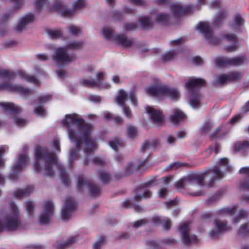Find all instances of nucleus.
<instances>
[{
  "mask_svg": "<svg viewBox=\"0 0 249 249\" xmlns=\"http://www.w3.org/2000/svg\"><path fill=\"white\" fill-rule=\"evenodd\" d=\"M36 160L34 164V169L46 177H53L54 174L53 167H57L60 172V176L62 182L68 185L70 179L68 174L57 159L54 152L48 148L37 147L35 152Z\"/></svg>",
  "mask_w": 249,
  "mask_h": 249,
  "instance_id": "3",
  "label": "nucleus"
},
{
  "mask_svg": "<svg viewBox=\"0 0 249 249\" xmlns=\"http://www.w3.org/2000/svg\"><path fill=\"white\" fill-rule=\"evenodd\" d=\"M0 107L5 112L10 113L12 114V116H10L9 118L10 123H14L18 127H23L27 124V121L25 119L14 115L22 111V109L20 107L13 103L0 102Z\"/></svg>",
  "mask_w": 249,
  "mask_h": 249,
  "instance_id": "9",
  "label": "nucleus"
},
{
  "mask_svg": "<svg viewBox=\"0 0 249 249\" xmlns=\"http://www.w3.org/2000/svg\"><path fill=\"white\" fill-rule=\"evenodd\" d=\"M52 145L56 151H59L60 150V142L57 139H54L52 142Z\"/></svg>",
  "mask_w": 249,
  "mask_h": 249,
  "instance_id": "62",
  "label": "nucleus"
},
{
  "mask_svg": "<svg viewBox=\"0 0 249 249\" xmlns=\"http://www.w3.org/2000/svg\"><path fill=\"white\" fill-rule=\"evenodd\" d=\"M205 85V80L199 78H190L185 83V88L190 94L189 103L194 108L200 107L201 98L198 88Z\"/></svg>",
  "mask_w": 249,
  "mask_h": 249,
  "instance_id": "6",
  "label": "nucleus"
},
{
  "mask_svg": "<svg viewBox=\"0 0 249 249\" xmlns=\"http://www.w3.org/2000/svg\"><path fill=\"white\" fill-rule=\"evenodd\" d=\"M28 160L29 157L25 154H20L16 158L15 163L11 167V178L15 179L18 173L23 171L26 167Z\"/></svg>",
  "mask_w": 249,
  "mask_h": 249,
  "instance_id": "17",
  "label": "nucleus"
},
{
  "mask_svg": "<svg viewBox=\"0 0 249 249\" xmlns=\"http://www.w3.org/2000/svg\"><path fill=\"white\" fill-rule=\"evenodd\" d=\"M145 91L149 95L158 99L167 97L175 101L180 98V93L177 89L170 88L166 85L148 87L145 88Z\"/></svg>",
  "mask_w": 249,
  "mask_h": 249,
  "instance_id": "7",
  "label": "nucleus"
},
{
  "mask_svg": "<svg viewBox=\"0 0 249 249\" xmlns=\"http://www.w3.org/2000/svg\"><path fill=\"white\" fill-rule=\"evenodd\" d=\"M86 5L85 0H76L73 3L71 8H67L61 0H56L54 4L52 5L51 9L60 13L63 16L69 17L72 15L77 10L85 7Z\"/></svg>",
  "mask_w": 249,
  "mask_h": 249,
  "instance_id": "10",
  "label": "nucleus"
},
{
  "mask_svg": "<svg viewBox=\"0 0 249 249\" xmlns=\"http://www.w3.org/2000/svg\"><path fill=\"white\" fill-rule=\"evenodd\" d=\"M171 18V16L164 12H159L150 17L143 16L141 17L139 22L145 29L151 28L155 23L165 24Z\"/></svg>",
  "mask_w": 249,
  "mask_h": 249,
  "instance_id": "12",
  "label": "nucleus"
},
{
  "mask_svg": "<svg viewBox=\"0 0 249 249\" xmlns=\"http://www.w3.org/2000/svg\"><path fill=\"white\" fill-rule=\"evenodd\" d=\"M130 100L134 106L138 105L136 95L134 91L127 92L124 90L121 89L118 91L117 96L115 100L117 104L123 108V112L125 116L128 118H131L132 116V112L129 107L125 106V102Z\"/></svg>",
  "mask_w": 249,
  "mask_h": 249,
  "instance_id": "8",
  "label": "nucleus"
},
{
  "mask_svg": "<svg viewBox=\"0 0 249 249\" xmlns=\"http://www.w3.org/2000/svg\"><path fill=\"white\" fill-rule=\"evenodd\" d=\"M0 90L16 92L22 95H27L31 92L30 89L25 88L20 85L11 84L8 83H4L0 85Z\"/></svg>",
  "mask_w": 249,
  "mask_h": 249,
  "instance_id": "22",
  "label": "nucleus"
},
{
  "mask_svg": "<svg viewBox=\"0 0 249 249\" xmlns=\"http://www.w3.org/2000/svg\"><path fill=\"white\" fill-rule=\"evenodd\" d=\"M8 151V147L6 145L0 146V167H2L4 164V160L2 158V155Z\"/></svg>",
  "mask_w": 249,
  "mask_h": 249,
  "instance_id": "50",
  "label": "nucleus"
},
{
  "mask_svg": "<svg viewBox=\"0 0 249 249\" xmlns=\"http://www.w3.org/2000/svg\"><path fill=\"white\" fill-rule=\"evenodd\" d=\"M223 38L226 40L228 42H231V45L228 46L225 49L228 52H232L235 51L237 47V38L235 35L233 34H227L222 36Z\"/></svg>",
  "mask_w": 249,
  "mask_h": 249,
  "instance_id": "29",
  "label": "nucleus"
},
{
  "mask_svg": "<svg viewBox=\"0 0 249 249\" xmlns=\"http://www.w3.org/2000/svg\"><path fill=\"white\" fill-rule=\"evenodd\" d=\"M99 177L104 183H107L110 180V174L106 171H100L99 172Z\"/></svg>",
  "mask_w": 249,
  "mask_h": 249,
  "instance_id": "45",
  "label": "nucleus"
},
{
  "mask_svg": "<svg viewBox=\"0 0 249 249\" xmlns=\"http://www.w3.org/2000/svg\"><path fill=\"white\" fill-rule=\"evenodd\" d=\"M246 60V58L244 55L231 58L219 57L215 59V63L218 67H222L226 65L238 66L242 64Z\"/></svg>",
  "mask_w": 249,
  "mask_h": 249,
  "instance_id": "18",
  "label": "nucleus"
},
{
  "mask_svg": "<svg viewBox=\"0 0 249 249\" xmlns=\"http://www.w3.org/2000/svg\"><path fill=\"white\" fill-rule=\"evenodd\" d=\"M104 243V239L97 241L93 245V249H100Z\"/></svg>",
  "mask_w": 249,
  "mask_h": 249,
  "instance_id": "60",
  "label": "nucleus"
},
{
  "mask_svg": "<svg viewBox=\"0 0 249 249\" xmlns=\"http://www.w3.org/2000/svg\"><path fill=\"white\" fill-rule=\"evenodd\" d=\"M61 123L66 128L69 139L75 145L74 148L70 150L69 161L70 163L77 160L80 150L83 149L85 153L88 154L97 148L96 141L91 137V125L86 123L79 115L74 113L66 115Z\"/></svg>",
  "mask_w": 249,
  "mask_h": 249,
  "instance_id": "1",
  "label": "nucleus"
},
{
  "mask_svg": "<svg viewBox=\"0 0 249 249\" xmlns=\"http://www.w3.org/2000/svg\"><path fill=\"white\" fill-rule=\"evenodd\" d=\"M137 24L134 23L127 24L124 26V29L126 31L135 30L137 28Z\"/></svg>",
  "mask_w": 249,
  "mask_h": 249,
  "instance_id": "61",
  "label": "nucleus"
},
{
  "mask_svg": "<svg viewBox=\"0 0 249 249\" xmlns=\"http://www.w3.org/2000/svg\"><path fill=\"white\" fill-rule=\"evenodd\" d=\"M25 207L29 216H32L33 214L35 209V204L34 202L32 201H26L25 203Z\"/></svg>",
  "mask_w": 249,
  "mask_h": 249,
  "instance_id": "43",
  "label": "nucleus"
},
{
  "mask_svg": "<svg viewBox=\"0 0 249 249\" xmlns=\"http://www.w3.org/2000/svg\"><path fill=\"white\" fill-rule=\"evenodd\" d=\"M197 30L201 33L208 42L212 45H217L220 42V39L214 36L212 27L207 22H201L198 26Z\"/></svg>",
  "mask_w": 249,
  "mask_h": 249,
  "instance_id": "15",
  "label": "nucleus"
},
{
  "mask_svg": "<svg viewBox=\"0 0 249 249\" xmlns=\"http://www.w3.org/2000/svg\"><path fill=\"white\" fill-rule=\"evenodd\" d=\"M0 78H13V74L8 70L0 69Z\"/></svg>",
  "mask_w": 249,
  "mask_h": 249,
  "instance_id": "52",
  "label": "nucleus"
},
{
  "mask_svg": "<svg viewBox=\"0 0 249 249\" xmlns=\"http://www.w3.org/2000/svg\"><path fill=\"white\" fill-rule=\"evenodd\" d=\"M92 160H93V163L96 164L104 165L106 163L105 160L100 157H94Z\"/></svg>",
  "mask_w": 249,
  "mask_h": 249,
  "instance_id": "57",
  "label": "nucleus"
},
{
  "mask_svg": "<svg viewBox=\"0 0 249 249\" xmlns=\"http://www.w3.org/2000/svg\"><path fill=\"white\" fill-rule=\"evenodd\" d=\"M51 99L52 96L49 94L40 95L38 97L37 101L38 106L36 107L34 110L37 115L40 117H44L46 115L47 113L46 110L40 106L49 102Z\"/></svg>",
  "mask_w": 249,
  "mask_h": 249,
  "instance_id": "25",
  "label": "nucleus"
},
{
  "mask_svg": "<svg viewBox=\"0 0 249 249\" xmlns=\"http://www.w3.org/2000/svg\"><path fill=\"white\" fill-rule=\"evenodd\" d=\"M231 171V167L229 165L228 160L227 158H221L219 160L217 164L208 171L184 177L178 181L175 186L178 189L193 190L196 186L202 187L204 185V180L208 174H212L210 183L213 184L215 181L223 178L226 172Z\"/></svg>",
  "mask_w": 249,
  "mask_h": 249,
  "instance_id": "2",
  "label": "nucleus"
},
{
  "mask_svg": "<svg viewBox=\"0 0 249 249\" xmlns=\"http://www.w3.org/2000/svg\"><path fill=\"white\" fill-rule=\"evenodd\" d=\"M42 211L39 216L41 224H47L50 222L54 213V204L51 200L44 201L41 205Z\"/></svg>",
  "mask_w": 249,
  "mask_h": 249,
  "instance_id": "14",
  "label": "nucleus"
},
{
  "mask_svg": "<svg viewBox=\"0 0 249 249\" xmlns=\"http://www.w3.org/2000/svg\"><path fill=\"white\" fill-rule=\"evenodd\" d=\"M102 34L106 39L114 41L126 47H130L133 44L132 41L124 35H114L113 31L111 28H105L103 29Z\"/></svg>",
  "mask_w": 249,
  "mask_h": 249,
  "instance_id": "13",
  "label": "nucleus"
},
{
  "mask_svg": "<svg viewBox=\"0 0 249 249\" xmlns=\"http://www.w3.org/2000/svg\"><path fill=\"white\" fill-rule=\"evenodd\" d=\"M182 241L186 244L196 243L197 238L195 234L190 233V224L188 222H183L178 227Z\"/></svg>",
  "mask_w": 249,
  "mask_h": 249,
  "instance_id": "19",
  "label": "nucleus"
},
{
  "mask_svg": "<svg viewBox=\"0 0 249 249\" xmlns=\"http://www.w3.org/2000/svg\"><path fill=\"white\" fill-rule=\"evenodd\" d=\"M77 190L79 192H84L89 190V195L92 197H96L101 194L100 188L94 183H93L83 175H80L77 177Z\"/></svg>",
  "mask_w": 249,
  "mask_h": 249,
  "instance_id": "11",
  "label": "nucleus"
},
{
  "mask_svg": "<svg viewBox=\"0 0 249 249\" xmlns=\"http://www.w3.org/2000/svg\"><path fill=\"white\" fill-rule=\"evenodd\" d=\"M96 78L97 77H96ZM80 82L82 84L89 87L97 86L98 84L97 78L96 79H89L87 78H84L81 80Z\"/></svg>",
  "mask_w": 249,
  "mask_h": 249,
  "instance_id": "44",
  "label": "nucleus"
},
{
  "mask_svg": "<svg viewBox=\"0 0 249 249\" xmlns=\"http://www.w3.org/2000/svg\"><path fill=\"white\" fill-rule=\"evenodd\" d=\"M47 33L52 39L59 38L63 36L62 32L60 29H49L47 30Z\"/></svg>",
  "mask_w": 249,
  "mask_h": 249,
  "instance_id": "38",
  "label": "nucleus"
},
{
  "mask_svg": "<svg viewBox=\"0 0 249 249\" xmlns=\"http://www.w3.org/2000/svg\"><path fill=\"white\" fill-rule=\"evenodd\" d=\"M160 144L159 141L157 139H151L145 141L142 145L141 152L143 153H147L149 155L150 152L158 146Z\"/></svg>",
  "mask_w": 249,
  "mask_h": 249,
  "instance_id": "27",
  "label": "nucleus"
},
{
  "mask_svg": "<svg viewBox=\"0 0 249 249\" xmlns=\"http://www.w3.org/2000/svg\"><path fill=\"white\" fill-rule=\"evenodd\" d=\"M241 187L243 189L249 190V179L242 180Z\"/></svg>",
  "mask_w": 249,
  "mask_h": 249,
  "instance_id": "64",
  "label": "nucleus"
},
{
  "mask_svg": "<svg viewBox=\"0 0 249 249\" xmlns=\"http://www.w3.org/2000/svg\"><path fill=\"white\" fill-rule=\"evenodd\" d=\"M76 208V203L74 199L71 197H67L61 211L62 219L65 221L68 220L70 218L71 213Z\"/></svg>",
  "mask_w": 249,
  "mask_h": 249,
  "instance_id": "21",
  "label": "nucleus"
},
{
  "mask_svg": "<svg viewBox=\"0 0 249 249\" xmlns=\"http://www.w3.org/2000/svg\"><path fill=\"white\" fill-rule=\"evenodd\" d=\"M231 228L226 221L216 219L213 222V228L209 232V236L213 239H216L222 232L229 231Z\"/></svg>",
  "mask_w": 249,
  "mask_h": 249,
  "instance_id": "16",
  "label": "nucleus"
},
{
  "mask_svg": "<svg viewBox=\"0 0 249 249\" xmlns=\"http://www.w3.org/2000/svg\"><path fill=\"white\" fill-rule=\"evenodd\" d=\"M168 191L166 187L162 188L159 192V196L161 198H164L167 194Z\"/></svg>",
  "mask_w": 249,
  "mask_h": 249,
  "instance_id": "63",
  "label": "nucleus"
},
{
  "mask_svg": "<svg viewBox=\"0 0 249 249\" xmlns=\"http://www.w3.org/2000/svg\"><path fill=\"white\" fill-rule=\"evenodd\" d=\"M237 209V205H234L231 207H227L221 209L219 213L221 214H228L232 215L235 213Z\"/></svg>",
  "mask_w": 249,
  "mask_h": 249,
  "instance_id": "40",
  "label": "nucleus"
},
{
  "mask_svg": "<svg viewBox=\"0 0 249 249\" xmlns=\"http://www.w3.org/2000/svg\"><path fill=\"white\" fill-rule=\"evenodd\" d=\"M178 54V51L175 49L166 51L162 54L161 59L164 62L168 61L174 59Z\"/></svg>",
  "mask_w": 249,
  "mask_h": 249,
  "instance_id": "35",
  "label": "nucleus"
},
{
  "mask_svg": "<svg viewBox=\"0 0 249 249\" xmlns=\"http://www.w3.org/2000/svg\"><path fill=\"white\" fill-rule=\"evenodd\" d=\"M153 224L160 225L161 224L163 229L169 230L172 226L171 220L168 217H163L162 216H155L152 219Z\"/></svg>",
  "mask_w": 249,
  "mask_h": 249,
  "instance_id": "28",
  "label": "nucleus"
},
{
  "mask_svg": "<svg viewBox=\"0 0 249 249\" xmlns=\"http://www.w3.org/2000/svg\"><path fill=\"white\" fill-rule=\"evenodd\" d=\"M145 110L155 124L160 125L163 123L164 116L160 110L150 107H146Z\"/></svg>",
  "mask_w": 249,
  "mask_h": 249,
  "instance_id": "24",
  "label": "nucleus"
},
{
  "mask_svg": "<svg viewBox=\"0 0 249 249\" xmlns=\"http://www.w3.org/2000/svg\"><path fill=\"white\" fill-rule=\"evenodd\" d=\"M249 147V143L245 141L243 142H239L235 144L234 150L236 152L245 151Z\"/></svg>",
  "mask_w": 249,
  "mask_h": 249,
  "instance_id": "39",
  "label": "nucleus"
},
{
  "mask_svg": "<svg viewBox=\"0 0 249 249\" xmlns=\"http://www.w3.org/2000/svg\"><path fill=\"white\" fill-rule=\"evenodd\" d=\"M237 232L241 236L249 235V223H246L242 225L238 229Z\"/></svg>",
  "mask_w": 249,
  "mask_h": 249,
  "instance_id": "42",
  "label": "nucleus"
},
{
  "mask_svg": "<svg viewBox=\"0 0 249 249\" xmlns=\"http://www.w3.org/2000/svg\"><path fill=\"white\" fill-rule=\"evenodd\" d=\"M213 126V125L211 122H205L204 123L201 129L203 131L206 132L209 131Z\"/></svg>",
  "mask_w": 249,
  "mask_h": 249,
  "instance_id": "59",
  "label": "nucleus"
},
{
  "mask_svg": "<svg viewBox=\"0 0 249 249\" xmlns=\"http://www.w3.org/2000/svg\"><path fill=\"white\" fill-rule=\"evenodd\" d=\"M1 225L2 232L14 231L23 227L19 219V210L15 204H12L5 211L1 220Z\"/></svg>",
  "mask_w": 249,
  "mask_h": 249,
  "instance_id": "5",
  "label": "nucleus"
},
{
  "mask_svg": "<svg viewBox=\"0 0 249 249\" xmlns=\"http://www.w3.org/2000/svg\"><path fill=\"white\" fill-rule=\"evenodd\" d=\"M83 45V42L70 41L65 47L56 48L53 55V62L56 67L61 68L69 65L75 60L74 55L68 53L69 51L80 48Z\"/></svg>",
  "mask_w": 249,
  "mask_h": 249,
  "instance_id": "4",
  "label": "nucleus"
},
{
  "mask_svg": "<svg viewBox=\"0 0 249 249\" xmlns=\"http://www.w3.org/2000/svg\"><path fill=\"white\" fill-rule=\"evenodd\" d=\"M227 15L228 13L226 11H222L219 12L216 15L215 18L213 21L214 24L218 25L225 18Z\"/></svg>",
  "mask_w": 249,
  "mask_h": 249,
  "instance_id": "41",
  "label": "nucleus"
},
{
  "mask_svg": "<svg viewBox=\"0 0 249 249\" xmlns=\"http://www.w3.org/2000/svg\"><path fill=\"white\" fill-rule=\"evenodd\" d=\"M34 191V187L32 185L27 186L24 189H18L14 193V196L17 198H22L31 195Z\"/></svg>",
  "mask_w": 249,
  "mask_h": 249,
  "instance_id": "31",
  "label": "nucleus"
},
{
  "mask_svg": "<svg viewBox=\"0 0 249 249\" xmlns=\"http://www.w3.org/2000/svg\"><path fill=\"white\" fill-rule=\"evenodd\" d=\"M185 118V115L184 113L178 109H174L170 117L171 122L174 124H178L180 121L184 120Z\"/></svg>",
  "mask_w": 249,
  "mask_h": 249,
  "instance_id": "32",
  "label": "nucleus"
},
{
  "mask_svg": "<svg viewBox=\"0 0 249 249\" xmlns=\"http://www.w3.org/2000/svg\"><path fill=\"white\" fill-rule=\"evenodd\" d=\"M104 75V73L102 72H99L96 74V76L98 83V84L97 86H98L101 89H109L111 87L110 84L108 83L102 82L101 81Z\"/></svg>",
  "mask_w": 249,
  "mask_h": 249,
  "instance_id": "37",
  "label": "nucleus"
},
{
  "mask_svg": "<svg viewBox=\"0 0 249 249\" xmlns=\"http://www.w3.org/2000/svg\"><path fill=\"white\" fill-rule=\"evenodd\" d=\"M79 239V236L77 235H73L69 238L67 241L64 243L65 246L70 245L76 242Z\"/></svg>",
  "mask_w": 249,
  "mask_h": 249,
  "instance_id": "54",
  "label": "nucleus"
},
{
  "mask_svg": "<svg viewBox=\"0 0 249 249\" xmlns=\"http://www.w3.org/2000/svg\"><path fill=\"white\" fill-rule=\"evenodd\" d=\"M122 142L118 139H114L109 142V146L115 151L117 150L119 146L122 145Z\"/></svg>",
  "mask_w": 249,
  "mask_h": 249,
  "instance_id": "51",
  "label": "nucleus"
},
{
  "mask_svg": "<svg viewBox=\"0 0 249 249\" xmlns=\"http://www.w3.org/2000/svg\"><path fill=\"white\" fill-rule=\"evenodd\" d=\"M146 222L145 219H142L133 222L131 225L133 228L137 229L146 224Z\"/></svg>",
  "mask_w": 249,
  "mask_h": 249,
  "instance_id": "55",
  "label": "nucleus"
},
{
  "mask_svg": "<svg viewBox=\"0 0 249 249\" xmlns=\"http://www.w3.org/2000/svg\"><path fill=\"white\" fill-rule=\"evenodd\" d=\"M68 29L70 34L73 36H77L81 34L80 29L77 26L71 25L68 27Z\"/></svg>",
  "mask_w": 249,
  "mask_h": 249,
  "instance_id": "47",
  "label": "nucleus"
},
{
  "mask_svg": "<svg viewBox=\"0 0 249 249\" xmlns=\"http://www.w3.org/2000/svg\"><path fill=\"white\" fill-rule=\"evenodd\" d=\"M152 193L149 190L142 188L138 190L134 198L137 201H140L142 199L150 197Z\"/></svg>",
  "mask_w": 249,
  "mask_h": 249,
  "instance_id": "34",
  "label": "nucleus"
},
{
  "mask_svg": "<svg viewBox=\"0 0 249 249\" xmlns=\"http://www.w3.org/2000/svg\"><path fill=\"white\" fill-rule=\"evenodd\" d=\"M47 0H36V8L39 11H41L47 5Z\"/></svg>",
  "mask_w": 249,
  "mask_h": 249,
  "instance_id": "48",
  "label": "nucleus"
},
{
  "mask_svg": "<svg viewBox=\"0 0 249 249\" xmlns=\"http://www.w3.org/2000/svg\"><path fill=\"white\" fill-rule=\"evenodd\" d=\"M196 9V6L193 4L183 5L179 2H175L170 5L171 12L175 17L184 14L191 13Z\"/></svg>",
  "mask_w": 249,
  "mask_h": 249,
  "instance_id": "20",
  "label": "nucleus"
},
{
  "mask_svg": "<svg viewBox=\"0 0 249 249\" xmlns=\"http://www.w3.org/2000/svg\"><path fill=\"white\" fill-rule=\"evenodd\" d=\"M88 99L90 101L94 103H99L102 100L100 96L96 95H89L88 97Z\"/></svg>",
  "mask_w": 249,
  "mask_h": 249,
  "instance_id": "58",
  "label": "nucleus"
},
{
  "mask_svg": "<svg viewBox=\"0 0 249 249\" xmlns=\"http://www.w3.org/2000/svg\"><path fill=\"white\" fill-rule=\"evenodd\" d=\"M181 166V164L179 162H173L166 167V170H175Z\"/></svg>",
  "mask_w": 249,
  "mask_h": 249,
  "instance_id": "56",
  "label": "nucleus"
},
{
  "mask_svg": "<svg viewBox=\"0 0 249 249\" xmlns=\"http://www.w3.org/2000/svg\"><path fill=\"white\" fill-rule=\"evenodd\" d=\"M243 23L244 19L242 16L240 14H237L234 17L233 23L231 24V27L234 30L237 31L242 26Z\"/></svg>",
  "mask_w": 249,
  "mask_h": 249,
  "instance_id": "36",
  "label": "nucleus"
},
{
  "mask_svg": "<svg viewBox=\"0 0 249 249\" xmlns=\"http://www.w3.org/2000/svg\"><path fill=\"white\" fill-rule=\"evenodd\" d=\"M240 73L232 72L228 74L219 75L215 81L217 84H222L231 80H235L239 79L242 77Z\"/></svg>",
  "mask_w": 249,
  "mask_h": 249,
  "instance_id": "26",
  "label": "nucleus"
},
{
  "mask_svg": "<svg viewBox=\"0 0 249 249\" xmlns=\"http://www.w3.org/2000/svg\"><path fill=\"white\" fill-rule=\"evenodd\" d=\"M248 214L247 212L243 210H240L237 215L233 219L232 222L233 223H237L242 218H245Z\"/></svg>",
  "mask_w": 249,
  "mask_h": 249,
  "instance_id": "49",
  "label": "nucleus"
},
{
  "mask_svg": "<svg viewBox=\"0 0 249 249\" xmlns=\"http://www.w3.org/2000/svg\"><path fill=\"white\" fill-rule=\"evenodd\" d=\"M135 13V10L130 7L125 6L122 8L121 11H115L112 12V15L115 19H121L125 14H130Z\"/></svg>",
  "mask_w": 249,
  "mask_h": 249,
  "instance_id": "33",
  "label": "nucleus"
},
{
  "mask_svg": "<svg viewBox=\"0 0 249 249\" xmlns=\"http://www.w3.org/2000/svg\"><path fill=\"white\" fill-rule=\"evenodd\" d=\"M16 76L18 77L22 80L26 82L32 83L36 85L40 84V82L37 79L24 71H18L16 74Z\"/></svg>",
  "mask_w": 249,
  "mask_h": 249,
  "instance_id": "30",
  "label": "nucleus"
},
{
  "mask_svg": "<svg viewBox=\"0 0 249 249\" xmlns=\"http://www.w3.org/2000/svg\"><path fill=\"white\" fill-rule=\"evenodd\" d=\"M34 20V16L32 14H27L21 17L18 20L15 30L18 33H20L27 29V26L32 23Z\"/></svg>",
  "mask_w": 249,
  "mask_h": 249,
  "instance_id": "23",
  "label": "nucleus"
},
{
  "mask_svg": "<svg viewBox=\"0 0 249 249\" xmlns=\"http://www.w3.org/2000/svg\"><path fill=\"white\" fill-rule=\"evenodd\" d=\"M138 134V131L136 128L134 126L129 125L127 128V136L131 139L135 137Z\"/></svg>",
  "mask_w": 249,
  "mask_h": 249,
  "instance_id": "46",
  "label": "nucleus"
},
{
  "mask_svg": "<svg viewBox=\"0 0 249 249\" xmlns=\"http://www.w3.org/2000/svg\"><path fill=\"white\" fill-rule=\"evenodd\" d=\"M136 166L132 162H129L127 163L124 167V171L126 175H128L131 173L135 169Z\"/></svg>",
  "mask_w": 249,
  "mask_h": 249,
  "instance_id": "53",
  "label": "nucleus"
}]
</instances>
